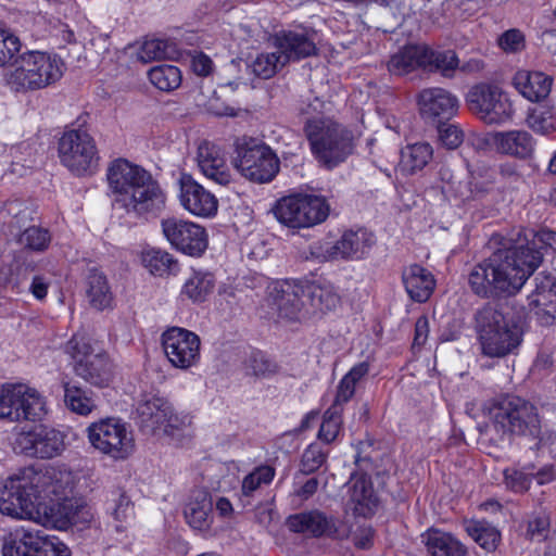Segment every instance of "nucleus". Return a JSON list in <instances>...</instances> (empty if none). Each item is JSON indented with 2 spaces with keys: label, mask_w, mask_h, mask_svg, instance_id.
Wrapping results in <instances>:
<instances>
[{
  "label": "nucleus",
  "mask_w": 556,
  "mask_h": 556,
  "mask_svg": "<svg viewBox=\"0 0 556 556\" xmlns=\"http://www.w3.org/2000/svg\"><path fill=\"white\" fill-rule=\"evenodd\" d=\"M513 83L523 98L531 102H539L549 94L553 78L539 71H518Z\"/></svg>",
  "instance_id": "nucleus-32"
},
{
  "label": "nucleus",
  "mask_w": 556,
  "mask_h": 556,
  "mask_svg": "<svg viewBox=\"0 0 556 556\" xmlns=\"http://www.w3.org/2000/svg\"><path fill=\"white\" fill-rule=\"evenodd\" d=\"M66 66L56 53L31 50L23 53L7 83L12 91L28 92L45 89L59 81Z\"/></svg>",
  "instance_id": "nucleus-6"
},
{
  "label": "nucleus",
  "mask_w": 556,
  "mask_h": 556,
  "mask_svg": "<svg viewBox=\"0 0 556 556\" xmlns=\"http://www.w3.org/2000/svg\"><path fill=\"white\" fill-rule=\"evenodd\" d=\"M2 556H72V552L56 535L23 531L4 541Z\"/></svg>",
  "instance_id": "nucleus-18"
},
{
  "label": "nucleus",
  "mask_w": 556,
  "mask_h": 556,
  "mask_svg": "<svg viewBox=\"0 0 556 556\" xmlns=\"http://www.w3.org/2000/svg\"><path fill=\"white\" fill-rule=\"evenodd\" d=\"M282 56L277 52L261 53L254 61L253 70L255 74L262 78L273 77L279 66H283Z\"/></svg>",
  "instance_id": "nucleus-53"
},
{
  "label": "nucleus",
  "mask_w": 556,
  "mask_h": 556,
  "mask_svg": "<svg viewBox=\"0 0 556 556\" xmlns=\"http://www.w3.org/2000/svg\"><path fill=\"white\" fill-rule=\"evenodd\" d=\"M197 162L206 178L220 186L230 184L231 174L226 164L225 152L218 144L202 141L198 147Z\"/></svg>",
  "instance_id": "nucleus-26"
},
{
  "label": "nucleus",
  "mask_w": 556,
  "mask_h": 556,
  "mask_svg": "<svg viewBox=\"0 0 556 556\" xmlns=\"http://www.w3.org/2000/svg\"><path fill=\"white\" fill-rule=\"evenodd\" d=\"M428 66H433L443 77L452 78L459 67V59L454 50L435 52L430 49Z\"/></svg>",
  "instance_id": "nucleus-51"
},
{
  "label": "nucleus",
  "mask_w": 556,
  "mask_h": 556,
  "mask_svg": "<svg viewBox=\"0 0 556 556\" xmlns=\"http://www.w3.org/2000/svg\"><path fill=\"white\" fill-rule=\"evenodd\" d=\"M418 106L420 116L430 124H443L456 116L459 102L451 91L431 87L421 90L418 94Z\"/></svg>",
  "instance_id": "nucleus-20"
},
{
  "label": "nucleus",
  "mask_w": 556,
  "mask_h": 556,
  "mask_svg": "<svg viewBox=\"0 0 556 556\" xmlns=\"http://www.w3.org/2000/svg\"><path fill=\"white\" fill-rule=\"evenodd\" d=\"M215 275L208 270L191 268L189 277L181 287L180 294L193 303H203L214 292Z\"/></svg>",
  "instance_id": "nucleus-38"
},
{
  "label": "nucleus",
  "mask_w": 556,
  "mask_h": 556,
  "mask_svg": "<svg viewBox=\"0 0 556 556\" xmlns=\"http://www.w3.org/2000/svg\"><path fill=\"white\" fill-rule=\"evenodd\" d=\"M314 157L327 168L343 163L354 151V138L343 125L325 118H308L303 127Z\"/></svg>",
  "instance_id": "nucleus-5"
},
{
  "label": "nucleus",
  "mask_w": 556,
  "mask_h": 556,
  "mask_svg": "<svg viewBox=\"0 0 556 556\" xmlns=\"http://www.w3.org/2000/svg\"><path fill=\"white\" fill-rule=\"evenodd\" d=\"M274 43L282 56V64L300 61L317 53L314 40L305 33L282 29L274 36Z\"/></svg>",
  "instance_id": "nucleus-29"
},
{
  "label": "nucleus",
  "mask_w": 556,
  "mask_h": 556,
  "mask_svg": "<svg viewBox=\"0 0 556 556\" xmlns=\"http://www.w3.org/2000/svg\"><path fill=\"white\" fill-rule=\"evenodd\" d=\"M14 444L18 453L26 457L51 459L64 451L65 434L52 426L37 424L23 428Z\"/></svg>",
  "instance_id": "nucleus-15"
},
{
  "label": "nucleus",
  "mask_w": 556,
  "mask_h": 556,
  "mask_svg": "<svg viewBox=\"0 0 556 556\" xmlns=\"http://www.w3.org/2000/svg\"><path fill=\"white\" fill-rule=\"evenodd\" d=\"M168 43L163 39H150L146 40L139 51L138 58L144 62H151L159 59H165L168 56L167 52Z\"/></svg>",
  "instance_id": "nucleus-55"
},
{
  "label": "nucleus",
  "mask_w": 556,
  "mask_h": 556,
  "mask_svg": "<svg viewBox=\"0 0 556 556\" xmlns=\"http://www.w3.org/2000/svg\"><path fill=\"white\" fill-rule=\"evenodd\" d=\"M527 123L536 134L548 135L556 131V113L553 106L538 105L530 110Z\"/></svg>",
  "instance_id": "nucleus-47"
},
{
  "label": "nucleus",
  "mask_w": 556,
  "mask_h": 556,
  "mask_svg": "<svg viewBox=\"0 0 556 556\" xmlns=\"http://www.w3.org/2000/svg\"><path fill=\"white\" fill-rule=\"evenodd\" d=\"M349 504L357 517L370 518L375 515L379 498L371 478L366 472H354L350 478Z\"/></svg>",
  "instance_id": "nucleus-27"
},
{
  "label": "nucleus",
  "mask_w": 556,
  "mask_h": 556,
  "mask_svg": "<svg viewBox=\"0 0 556 556\" xmlns=\"http://www.w3.org/2000/svg\"><path fill=\"white\" fill-rule=\"evenodd\" d=\"M476 321L481 350L485 356L503 357L513 353L522 342L520 327L491 305L478 311Z\"/></svg>",
  "instance_id": "nucleus-9"
},
{
  "label": "nucleus",
  "mask_w": 556,
  "mask_h": 556,
  "mask_svg": "<svg viewBox=\"0 0 556 556\" xmlns=\"http://www.w3.org/2000/svg\"><path fill=\"white\" fill-rule=\"evenodd\" d=\"M527 295L528 306L542 325H553L556 320V277L546 271L538 273Z\"/></svg>",
  "instance_id": "nucleus-19"
},
{
  "label": "nucleus",
  "mask_w": 556,
  "mask_h": 556,
  "mask_svg": "<svg viewBox=\"0 0 556 556\" xmlns=\"http://www.w3.org/2000/svg\"><path fill=\"white\" fill-rule=\"evenodd\" d=\"M161 229L170 248L184 255L198 258L207 250V231L194 222L170 216L161 220Z\"/></svg>",
  "instance_id": "nucleus-16"
},
{
  "label": "nucleus",
  "mask_w": 556,
  "mask_h": 556,
  "mask_svg": "<svg viewBox=\"0 0 556 556\" xmlns=\"http://www.w3.org/2000/svg\"><path fill=\"white\" fill-rule=\"evenodd\" d=\"M267 301L275 306L279 317L295 320L302 308L304 296L303 281L299 279H278L267 287Z\"/></svg>",
  "instance_id": "nucleus-22"
},
{
  "label": "nucleus",
  "mask_w": 556,
  "mask_h": 556,
  "mask_svg": "<svg viewBox=\"0 0 556 556\" xmlns=\"http://www.w3.org/2000/svg\"><path fill=\"white\" fill-rule=\"evenodd\" d=\"M435 126L439 142L442 147L447 150H455L463 143L464 131L458 125L444 122L443 124H435Z\"/></svg>",
  "instance_id": "nucleus-54"
},
{
  "label": "nucleus",
  "mask_w": 556,
  "mask_h": 556,
  "mask_svg": "<svg viewBox=\"0 0 556 556\" xmlns=\"http://www.w3.org/2000/svg\"><path fill=\"white\" fill-rule=\"evenodd\" d=\"M286 523L291 532L309 534L313 538L341 539L343 536L339 530L340 521L319 509L292 514L287 518Z\"/></svg>",
  "instance_id": "nucleus-23"
},
{
  "label": "nucleus",
  "mask_w": 556,
  "mask_h": 556,
  "mask_svg": "<svg viewBox=\"0 0 556 556\" xmlns=\"http://www.w3.org/2000/svg\"><path fill=\"white\" fill-rule=\"evenodd\" d=\"M467 534L485 552L493 553L501 541V531L486 520H470L466 525Z\"/></svg>",
  "instance_id": "nucleus-43"
},
{
  "label": "nucleus",
  "mask_w": 556,
  "mask_h": 556,
  "mask_svg": "<svg viewBox=\"0 0 556 556\" xmlns=\"http://www.w3.org/2000/svg\"><path fill=\"white\" fill-rule=\"evenodd\" d=\"M402 282L409 299L417 303L427 302L437 285L433 274L419 264L403 269Z\"/></svg>",
  "instance_id": "nucleus-31"
},
{
  "label": "nucleus",
  "mask_w": 556,
  "mask_h": 556,
  "mask_svg": "<svg viewBox=\"0 0 556 556\" xmlns=\"http://www.w3.org/2000/svg\"><path fill=\"white\" fill-rule=\"evenodd\" d=\"M328 459V453L319 443L313 442L303 451L300 460V472L313 475L317 472Z\"/></svg>",
  "instance_id": "nucleus-49"
},
{
  "label": "nucleus",
  "mask_w": 556,
  "mask_h": 556,
  "mask_svg": "<svg viewBox=\"0 0 556 556\" xmlns=\"http://www.w3.org/2000/svg\"><path fill=\"white\" fill-rule=\"evenodd\" d=\"M52 479L47 468L28 466L20 469L0 489V513L12 519L34 520L58 530L86 528L93 518L86 503L70 497L58 501L42 498V493H54V489L50 490Z\"/></svg>",
  "instance_id": "nucleus-1"
},
{
  "label": "nucleus",
  "mask_w": 556,
  "mask_h": 556,
  "mask_svg": "<svg viewBox=\"0 0 556 556\" xmlns=\"http://www.w3.org/2000/svg\"><path fill=\"white\" fill-rule=\"evenodd\" d=\"M188 525L200 531L208 530L213 521V501L205 490L193 491L184 509Z\"/></svg>",
  "instance_id": "nucleus-33"
},
{
  "label": "nucleus",
  "mask_w": 556,
  "mask_h": 556,
  "mask_svg": "<svg viewBox=\"0 0 556 556\" xmlns=\"http://www.w3.org/2000/svg\"><path fill=\"white\" fill-rule=\"evenodd\" d=\"M534 468V464H528L523 466L521 469H504L503 478L507 490L517 494L527 493L532 484V476Z\"/></svg>",
  "instance_id": "nucleus-48"
},
{
  "label": "nucleus",
  "mask_w": 556,
  "mask_h": 556,
  "mask_svg": "<svg viewBox=\"0 0 556 556\" xmlns=\"http://www.w3.org/2000/svg\"><path fill=\"white\" fill-rule=\"evenodd\" d=\"M276 470L269 465H260L248 473L241 484V491L244 496H251L262 484L268 485L273 482Z\"/></svg>",
  "instance_id": "nucleus-50"
},
{
  "label": "nucleus",
  "mask_w": 556,
  "mask_h": 556,
  "mask_svg": "<svg viewBox=\"0 0 556 556\" xmlns=\"http://www.w3.org/2000/svg\"><path fill=\"white\" fill-rule=\"evenodd\" d=\"M433 149L428 142H415L405 146L401 150V167L407 174H416L422 170L432 160Z\"/></svg>",
  "instance_id": "nucleus-41"
},
{
  "label": "nucleus",
  "mask_w": 556,
  "mask_h": 556,
  "mask_svg": "<svg viewBox=\"0 0 556 556\" xmlns=\"http://www.w3.org/2000/svg\"><path fill=\"white\" fill-rule=\"evenodd\" d=\"M190 66L193 73L201 77H206L213 72L212 59L202 51L192 55Z\"/></svg>",
  "instance_id": "nucleus-60"
},
{
  "label": "nucleus",
  "mask_w": 556,
  "mask_h": 556,
  "mask_svg": "<svg viewBox=\"0 0 556 556\" xmlns=\"http://www.w3.org/2000/svg\"><path fill=\"white\" fill-rule=\"evenodd\" d=\"M551 520L545 515H535L528 520L527 536L531 541H545L549 534Z\"/></svg>",
  "instance_id": "nucleus-58"
},
{
  "label": "nucleus",
  "mask_w": 556,
  "mask_h": 556,
  "mask_svg": "<svg viewBox=\"0 0 556 556\" xmlns=\"http://www.w3.org/2000/svg\"><path fill=\"white\" fill-rule=\"evenodd\" d=\"M374 539L375 530L371 527H363L355 532L353 541L357 548L369 549L374 545Z\"/></svg>",
  "instance_id": "nucleus-63"
},
{
  "label": "nucleus",
  "mask_w": 556,
  "mask_h": 556,
  "mask_svg": "<svg viewBox=\"0 0 556 556\" xmlns=\"http://www.w3.org/2000/svg\"><path fill=\"white\" fill-rule=\"evenodd\" d=\"M492 426L501 438L522 437L530 441L542 440V420L538 407L514 394L495 399L490 409Z\"/></svg>",
  "instance_id": "nucleus-4"
},
{
  "label": "nucleus",
  "mask_w": 556,
  "mask_h": 556,
  "mask_svg": "<svg viewBox=\"0 0 556 556\" xmlns=\"http://www.w3.org/2000/svg\"><path fill=\"white\" fill-rule=\"evenodd\" d=\"M137 413L141 429L153 433L159 429H163L166 414L169 413V401L154 395L142 402L138 406Z\"/></svg>",
  "instance_id": "nucleus-36"
},
{
  "label": "nucleus",
  "mask_w": 556,
  "mask_h": 556,
  "mask_svg": "<svg viewBox=\"0 0 556 556\" xmlns=\"http://www.w3.org/2000/svg\"><path fill=\"white\" fill-rule=\"evenodd\" d=\"M273 213L281 225L303 229L326 220L329 204L321 195L292 191L276 200Z\"/></svg>",
  "instance_id": "nucleus-11"
},
{
  "label": "nucleus",
  "mask_w": 556,
  "mask_h": 556,
  "mask_svg": "<svg viewBox=\"0 0 556 556\" xmlns=\"http://www.w3.org/2000/svg\"><path fill=\"white\" fill-rule=\"evenodd\" d=\"M106 181L113 205L127 214L149 219L165 210L166 192L141 165L123 157L115 159L108 166Z\"/></svg>",
  "instance_id": "nucleus-3"
},
{
  "label": "nucleus",
  "mask_w": 556,
  "mask_h": 556,
  "mask_svg": "<svg viewBox=\"0 0 556 556\" xmlns=\"http://www.w3.org/2000/svg\"><path fill=\"white\" fill-rule=\"evenodd\" d=\"M233 168L247 180L264 185L280 172V159L263 139L252 136L236 138L231 154Z\"/></svg>",
  "instance_id": "nucleus-7"
},
{
  "label": "nucleus",
  "mask_w": 556,
  "mask_h": 556,
  "mask_svg": "<svg viewBox=\"0 0 556 556\" xmlns=\"http://www.w3.org/2000/svg\"><path fill=\"white\" fill-rule=\"evenodd\" d=\"M496 45L506 54L520 53L527 46L526 35L519 28H509L497 37Z\"/></svg>",
  "instance_id": "nucleus-52"
},
{
  "label": "nucleus",
  "mask_w": 556,
  "mask_h": 556,
  "mask_svg": "<svg viewBox=\"0 0 556 556\" xmlns=\"http://www.w3.org/2000/svg\"><path fill=\"white\" fill-rule=\"evenodd\" d=\"M469 111L485 125H504L513 121L515 108L509 94L493 83L472 85L466 94Z\"/></svg>",
  "instance_id": "nucleus-12"
},
{
  "label": "nucleus",
  "mask_w": 556,
  "mask_h": 556,
  "mask_svg": "<svg viewBox=\"0 0 556 556\" xmlns=\"http://www.w3.org/2000/svg\"><path fill=\"white\" fill-rule=\"evenodd\" d=\"M242 366L247 376L257 379H268L279 369L276 361L258 349H251L243 359Z\"/></svg>",
  "instance_id": "nucleus-44"
},
{
  "label": "nucleus",
  "mask_w": 556,
  "mask_h": 556,
  "mask_svg": "<svg viewBox=\"0 0 556 556\" xmlns=\"http://www.w3.org/2000/svg\"><path fill=\"white\" fill-rule=\"evenodd\" d=\"M50 283L42 275H35L29 286V292L38 301H43L49 291Z\"/></svg>",
  "instance_id": "nucleus-62"
},
{
  "label": "nucleus",
  "mask_w": 556,
  "mask_h": 556,
  "mask_svg": "<svg viewBox=\"0 0 556 556\" xmlns=\"http://www.w3.org/2000/svg\"><path fill=\"white\" fill-rule=\"evenodd\" d=\"M89 119V113L79 114L72 128L63 132L58 143L61 163L77 177L93 175L100 160L94 139L87 129Z\"/></svg>",
  "instance_id": "nucleus-8"
},
{
  "label": "nucleus",
  "mask_w": 556,
  "mask_h": 556,
  "mask_svg": "<svg viewBox=\"0 0 556 556\" xmlns=\"http://www.w3.org/2000/svg\"><path fill=\"white\" fill-rule=\"evenodd\" d=\"M429 319L426 315H421L417 318L415 323V329H414V339H413V349H420L422 348L429 336Z\"/></svg>",
  "instance_id": "nucleus-61"
},
{
  "label": "nucleus",
  "mask_w": 556,
  "mask_h": 556,
  "mask_svg": "<svg viewBox=\"0 0 556 556\" xmlns=\"http://www.w3.org/2000/svg\"><path fill=\"white\" fill-rule=\"evenodd\" d=\"M482 141L494 147L496 152L519 160H527L534 152L533 137L526 130L492 131L488 132Z\"/></svg>",
  "instance_id": "nucleus-24"
},
{
  "label": "nucleus",
  "mask_w": 556,
  "mask_h": 556,
  "mask_svg": "<svg viewBox=\"0 0 556 556\" xmlns=\"http://www.w3.org/2000/svg\"><path fill=\"white\" fill-rule=\"evenodd\" d=\"M303 288L309 304L321 313L334 309L340 302L334 287L326 280L303 281Z\"/></svg>",
  "instance_id": "nucleus-39"
},
{
  "label": "nucleus",
  "mask_w": 556,
  "mask_h": 556,
  "mask_svg": "<svg viewBox=\"0 0 556 556\" xmlns=\"http://www.w3.org/2000/svg\"><path fill=\"white\" fill-rule=\"evenodd\" d=\"M150 83L159 90L170 92L180 87L182 81L181 71L176 65L160 64L148 72Z\"/></svg>",
  "instance_id": "nucleus-46"
},
{
  "label": "nucleus",
  "mask_w": 556,
  "mask_h": 556,
  "mask_svg": "<svg viewBox=\"0 0 556 556\" xmlns=\"http://www.w3.org/2000/svg\"><path fill=\"white\" fill-rule=\"evenodd\" d=\"M10 270L12 273L10 291L14 294H21L24 292L28 280L29 267L15 260L10 264Z\"/></svg>",
  "instance_id": "nucleus-59"
},
{
  "label": "nucleus",
  "mask_w": 556,
  "mask_h": 556,
  "mask_svg": "<svg viewBox=\"0 0 556 556\" xmlns=\"http://www.w3.org/2000/svg\"><path fill=\"white\" fill-rule=\"evenodd\" d=\"M422 542L430 556H468V549L455 535L430 528L422 534Z\"/></svg>",
  "instance_id": "nucleus-34"
},
{
  "label": "nucleus",
  "mask_w": 556,
  "mask_h": 556,
  "mask_svg": "<svg viewBox=\"0 0 556 556\" xmlns=\"http://www.w3.org/2000/svg\"><path fill=\"white\" fill-rule=\"evenodd\" d=\"M376 241L375 233L365 227L348 229L332 245L330 255H339L343 260H364L369 255Z\"/></svg>",
  "instance_id": "nucleus-25"
},
{
  "label": "nucleus",
  "mask_w": 556,
  "mask_h": 556,
  "mask_svg": "<svg viewBox=\"0 0 556 556\" xmlns=\"http://www.w3.org/2000/svg\"><path fill=\"white\" fill-rule=\"evenodd\" d=\"M370 370V363L362 361L354 364L340 379L336 387L334 399L348 404L356 393L357 384L364 380Z\"/></svg>",
  "instance_id": "nucleus-42"
},
{
  "label": "nucleus",
  "mask_w": 556,
  "mask_h": 556,
  "mask_svg": "<svg viewBox=\"0 0 556 556\" xmlns=\"http://www.w3.org/2000/svg\"><path fill=\"white\" fill-rule=\"evenodd\" d=\"M178 199L184 210L193 216L211 218L217 214V198L190 174L184 173L179 178Z\"/></svg>",
  "instance_id": "nucleus-21"
},
{
  "label": "nucleus",
  "mask_w": 556,
  "mask_h": 556,
  "mask_svg": "<svg viewBox=\"0 0 556 556\" xmlns=\"http://www.w3.org/2000/svg\"><path fill=\"white\" fill-rule=\"evenodd\" d=\"M345 403L333 399L331 405L325 410L317 438L326 444L332 443L339 435L343 425Z\"/></svg>",
  "instance_id": "nucleus-45"
},
{
  "label": "nucleus",
  "mask_w": 556,
  "mask_h": 556,
  "mask_svg": "<svg viewBox=\"0 0 556 556\" xmlns=\"http://www.w3.org/2000/svg\"><path fill=\"white\" fill-rule=\"evenodd\" d=\"M86 295L90 305L98 311H104L112 306L114 295L108 277L98 267L88 269L86 276Z\"/></svg>",
  "instance_id": "nucleus-35"
},
{
  "label": "nucleus",
  "mask_w": 556,
  "mask_h": 556,
  "mask_svg": "<svg viewBox=\"0 0 556 556\" xmlns=\"http://www.w3.org/2000/svg\"><path fill=\"white\" fill-rule=\"evenodd\" d=\"M88 440L102 454L124 460L134 452L135 443L127 424L115 417L102 418L87 428Z\"/></svg>",
  "instance_id": "nucleus-13"
},
{
  "label": "nucleus",
  "mask_w": 556,
  "mask_h": 556,
  "mask_svg": "<svg viewBox=\"0 0 556 556\" xmlns=\"http://www.w3.org/2000/svg\"><path fill=\"white\" fill-rule=\"evenodd\" d=\"M166 421L163 426L164 433L174 437L176 433L184 431L192 422V416L185 412H176L169 403V413L166 414Z\"/></svg>",
  "instance_id": "nucleus-57"
},
{
  "label": "nucleus",
  "mask_w": 556,
  "mask_h": 556,
  "mask_svg": "<svg viewBox=\"0 0 556 556\" xmlns=\"http://www.w3.org/2000/svg\"><path fill=\"white\" fill-rule=\"evenodd\" d=\"M21 48L22 43L17 36L0 31V67L15 60Z\"/></svg>",
  "instance_id": "nucleus-56"
},
{
  "label": "nucleus",
  "mask_w": 556,
  "mask_h": 556,
  "mask_svg": "<svg viewBox=\"0 0 556 556\" xmlns=\"http://www.w3.org/2000/svg\"><path fill=\"white\" fill-rule=\"evenodd\" d=\"M75 375L96 388H108L115 377V365L104 350L94 351L89 338L74 334L66 344Z\"/></svg>",
  "instance_id": "nucleus-10"
},
{
  "label": "nucleus",
  "mask_w": 556,
  "mask_h": 556,
  "mask_svg": "<svg viewBox=\"0 0 556 556\" xmlns=\"http://www.w3.org/2000/svg\"><path fill=\"white\" fill-rule=\"evenodd\" d=\"M64 403L66 407L79 416H88L98 405L96 403L94 393L81 387L78 382H63Z\"/></svg>",
  "instance_id": "nucleus-40"
},
{
  "label": "nucleus",
  "mask_w": 556,
  "mask_h": 556,
  "mask_svg": "<svg viewBox=\"0 0 556 556\" xmlns=\"http://www.w3.org/2000/svg\"><path fill=\"white\" fill-rule=\"evenodd\" d=\"M45 415V401L37 390L24 384L0 388V418L36 421Z\"/></svg>",
  "instance_id": "nucleus-14"
},
{
  "label": "nucleus",
  "mask_w": 556,
  "mask_h": 556,
  "mask_svg": "<svg viewBox=\"0 0 556 556\" xmlns=\"http://www.w3.org/2000/svg\"><path fill=\"white\" fill-rule=\"evenodd\" d=\"M535 480L539 485H545L556 480V469L554 465H544L538 471H533L532 481Z\"/></svg>",
  "instance_id": "nucleus-64"
},
{
  "label": "nucleus",
  "mask_w": 556,
  "mask_h": 556,
  "mask_svg": "<svg viewBox=\"0 0 556 556\" xmlns=\"http://www.w3.org/2000/svg\"><path fill=\"white\" fill-rule=\"evenodd\" d=\"M143 267L154 277L176 276L179 270L178 260L160 248H148L141 252Z\"/></svg>",
  "instance_id": "nucleus-37"
},
{
  "label": "nucleus",
  "mask_w": 556,
  "mask_h": 556,
  "mask_svg": "<svg viewBox=\"0 0 556 556\" xmlns=\"http://www.w3.org/2000/svg\"><path fill=\"white\" fill-rule=\"evenodd\" d=\"M430 48L422 45H405L392 54L387 67L392 75L403 76L429 65Z\"/></svg>",
  "instance_id": "nucleus-30"
},
{
  "label": "nucleus",
  "mask_w": 556,
  "mask_h": 556,
  "mask_svg": "<svg viewBox=\"0 0 556 556\" xmlns=\"http://www.w3.org/2000/svg\"><path fill=\"white\" fill-rule=\"evenodd\" d=\"M543 261L534 241L493 252L468 275L471 292L482 299H502L519 292Z\"/></svg>",
  "instance_id": "nucleus-2"
},
{
  "label": "nucleus",
  "mask_w": 556,
  "mask_h": 556,
  "mask_svg": "<svg viewBox=\"0 0 556 556\" xmlns=\"http://www.w3.org/2000/svg\"><path fill=\"white\" fill-rule=\"evenodd\" d=\"M30 220V212L27 207L20 210L14 215L11 227L22 230L16 238V242L27 251L43 253L50 248L51 231L41 226L28 225Z\"/></svg>",
  "instance_id": "nucleus-28"
},
{
  "label": "nucleus",
  "mask_w": 556,
  "mask_h": 556,
  "mask_svg": "<svg viewBox=\"0 0 556 556\" xmlns=\"http://www.w3.org/2000/svg\"><path fill=\"white\" fill-rule=\"evenodd\" d=\"M161 345L168 363L176 369L188 370L200 363L201 340L189 329L168 327L161 334Z\"/></svg>",
  "instance_id": "nucleus-17"
}]
</instances>
